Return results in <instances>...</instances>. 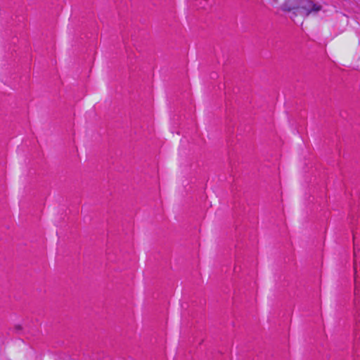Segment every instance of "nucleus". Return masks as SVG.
<instances>
[{"instance_id":"obj_1","label":"nucleus","mask_w":360,"mask_h":360,"mask_svg":"<svg viewBox=\"0 0 360 360\" xmlns=\"http://www.w3.org/2000/svg\"><path fill=\"white\" fill-rule=\"evenodd\" d=\"M281 8L285 12H291L290 18L293 20L297 15L307 18L322 9L320 4L314 3L312 0H285Z\"/></svg>"},{"instance_id":"obj_2","label":"nucleus","mask_w":360,"mask_h":360,"mask_svg":"<svg viewBox=\"0 0 360 360\" xmlns=\"http://www.w3.org/2000/svg\"><path fill=\"white\" fill-rule=\"evenodd\" d=\"M356 290H355V296H356V298H355V304H356V302H359V299L360 298V292H359V281H356Z\"/></svg>"}]
</instances>
